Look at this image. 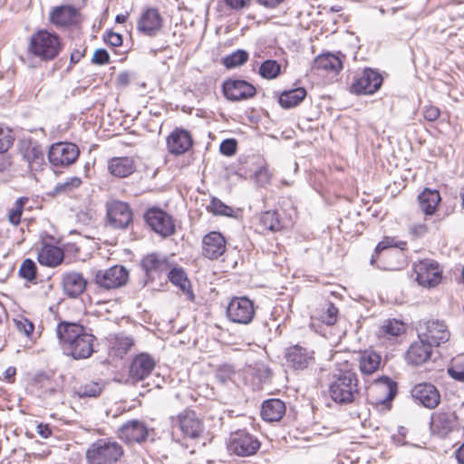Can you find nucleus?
<instances>
[{
	"instance_id": "obj_35",
	"label": "nucleus",
	"mask_w": 464,
	"mask_h": 464,
	"mask_svg": "<svg viewBox=\"0 0 464 464\" xmlns=\"http://www.w3.org/2000/svg\"><path fill=\"white\" fill-rule=\"evenodd\" d=\"M169 281L179 286L181 291L188 295L190 301H194L195 295L190 289V283L187 277L185 271L182 268H172L169 272Z\"/></svg>"
},
{
	"instance_id": "obj_6",
	"label": "nucleus",
	"mask_w": 464,
	"mask_h": 464,
	"mask_svg": "<svg viewBox=\"0 0 464 464\" xmlns=\"http://www.w3.org/2000/svg\"><path fill=\"white\" fill-rule=\"evenodd\" d=\"M254 303L247 297H234L228 304L227 314L228 319L237 324H248L255 316Z\"/></svg>"
},
{
	"instance_id": "obj_30",
	"label": "nucleus",
	"mask_w": 464,
	"mask_h": 464,
	"mask_svg": "<svg viewBox=\"0 0 464 464\" xmlns=\"http://www.w3.org/2000/svg\"><path fill=\"white\" fill-rule=\"evenodd\" d=\"M285 413V405L279 399H270L263 402L262 418L268 422L278 421Z\"/></svg>"
},
{
	"instance_id": "obj_17",
	"label": "nucleus",
	"mask_w": 464,
	"mask_h": 464,
	"mask_svg": "<svg viewBox=\"0 0 464 464\" xmlns=\"http://www.w3.org/2000/svg\"><path fill=\"white\" fill-rule=\"evenodd\" d=\"M227 249V242L223 235L211 231L202 239V255L211 260L220 257Z\"/></svg>"
},
{
	"instance_id": "obj_10",
	"label": "nucleus",
	"mask_w": 464,
	"mask_h": 464,
	"mask_svg": "<svg viewBox=\"0 0 464 464\" xmlns=\"http://www.w3.org/2000/svg\"><path fill=\"white\" fill-rule=\"evenodd\" d=\"M259 448V440L245 431L235 433L228 443V450L241 457L252 456L256 453Z\"/></svg>"
},
{
	"instance_id": "obj_13",
	"label": "nucleus",
	"mask_w": 464,
	"mask_h": 464,
	"mask_svg": "<svg viewBox=\"0 0 464 464\" xmlns=\"http://www.w3.org/2000/svg\"><path fill=\"white\" fill-rule=\"evenodd\" d=\"M147 224L158 234L168 237L174 232V223L169 215L160 208H150L145 213Z\"/></svg>"
},
{
	"instance_id": "obj_43",
	"label": "nucleus",
	"mask_w": 464,
	"mask_h": 464,
	"mask_svg": "<svg viewBox=\"0 0 464 464\" xmlns=\"http://www.w3.org/2000/svg\"><path fill=\"white\" fill-rule=\"evenodd\" d=\"M248 60V53L245 50H237L236 52L223 58V64L228 68H236L243 65Z\"/></svg>"
},
{
	"instance_id": "obj_51",
	"label": "nucleus",
	"mask_w": 464,
	"mask_h": 464,
	"mask_svg": "<svg viewBox=\"0 0 464 464\" xmlns=\"http://www.w3.org/2000/svg\"><path fill=\"white\" fill-rule=\"evenodd\" d=\"M255 177L260 186H266L270 183L272 173L267 167H261L256 171Z\"/></svg>"
},
{
	"instance_id": "obj_54",
	"label": "nucleus",
	"mask_w": 464,
	"mask_h": 464,
	"mask_svg": "<svg viewBox=\"0 0 464 464\" xmlns=\"http://www.w3.org/2000/svg\"><path fill=\"white\" fill-rule=\"evenodd\" d=\"M219 150L223 155L232 156L237 150V142L233 139H227L221 142Z\"/></svg>"
},
{
	"instance_id": "obj_27",
	"label": "nucleus",
	"mask_w": 464,
	"mask_h": 464,
	"mask_svg": "<svg viewBox=\"0 0 464 464\" xmlns=\"http://www.w3.org/2000/svg\"><path fill=\"white\" fill-rule=\"evenodd\" d=\"M78 15V10L72 5H60L51 12L50 21L56 26L65 27L75 24Z\"/></svg>"
},
{
	"instance_id": "obj_2",
	"label": "nucleus",
	"mask_w": 464,
	"mask_h": 464,
	"mask_svg": "<svg viewBox=\"0 0 464 464\" xmlns=\"http://www.w3.org/2000/svg\"><path fill=\"white\" fill-rule=\"evenodd\" d=\"M332 400L339 404H348L355 401L360 393L356 372L346 363L333 375L328 387Z\"/></svg>"
},
{
	"instance_id": "obj_48",
	"label": "nucleus",
	"mask_w": 464,
	"mask_h": 464,
	"mask_svg": "<svg viewBox=\"0 0 464 464\" xmlns=\"http://www.w3.org/2000/svg\"><path fill=\"white\" fill-rule=\"evenodd\" d=\"M448 372L453 379L464 382V356L455 359Z\"/></svg>"
},
{
	"instance_id": "obj_38",
	"label": "nucleus",
	"mask_w": 464,
	"mask_h": 464,
	"mask_svg": "<svg viewBox=\"0 0 464 464\" xmlns=\"http://www.w3.org/2000/svg\"><path fill=\"white\" fill-rule=\"evenodd\" d=\"M405 331L404 324L401 321L396 319H388L383 322L379 329V335L387 339L399 336Z\"/></svg>"
},
{
	"instance_id": "obj_36",
	"label": "nucleus",
	"mask_w": 464,
	"mask_h": 464,
	"mask_svg": "<svg viewBox=\"0 0 464 464\" xmlns=\"http://www.w3.org/2000/svg\"><path fill=\"white\" fill-rule=\"evenodd\" d=\"M314 67L326 72H338L343 67V63L337 55L324 53L314 59Z\"/></svg>"
},
{
	"instance_id": "obj_34",
	"label": "nucleus",
	"mask_w": 464,
	"mask_h": 464,
	"mask_svg": "<svg viewBox=\"0 0 464 464\" xmlns=\"http://www.w3.org/2000/svg\"><path fill=\"white\" fill-rule=\"evenodd\" d=\"M63 250L55 246H44L38 252V261L47 266H56L63 260Z\"/></svg>"
},
{
	"instance_id": "obj_49",
	"label": "nucleus",
	"mask_w": 464,
	"mask_h": 464,
	"mask_svg": "<svg viewBox=\"0 0 464 464\" xmlns=\"http://www.w3.org/2000/svg\"><path fill=\"white\" fill-rule=\"evenodd\" d=\"M13 141L12 130L7 127H0V153L6 151Z\"/></svg>"
},
{
	"instance_id": "obj_14",
	"label": "nucleus",
	"mask_w": 464,
	"mask_h": 464,
	"mask_svg": "<svg viewBox=\"0 0 464 464\" xmlns=\"http://www.w3.org/2000/svg\"><path fill=\"white\" fill-rule=\"evenodd\" d=\"M20 153L31 171H39L44 165V155L41 146L31 140L20 142Z\"/></svg>"
},
{
	"instance_id": "obj_57",
	"label": "nucleus",
	"mask_w": 464,
	"mask_h": 464,
	"mask_svg": "<svg viewBox=\"0 0 464 464\" xmlns=\"http://www.w3.org/2000/svg\"><path fill=\"white\" fill-rule=\"evenodd\" d=\"M410 231L417 237H423L428 232V226L424 223L414 224L411 227Z\"/></svg>"
},
{
	"instance_id": "obj_50",
	"label": "nucleus",
	"mask_w": 464,
	"mask_h": 464,
	"mask_svg": "<svg viewBox=\"0 0 464 464\" xmlns=\"http://www.w3.org/2000/svg\"><path fill=\"white\" fill-rule=\"evenodd\" d=\"M16 329L23 333L25 336L31 337L34 333V326L31 321L25 317H20L14 320Z\"/></svg>"
},
{
	"instance_id": "obj_26",
	"label": "nucleus",
	"mask_w": 464,
	"mask_h": 464,
	"mask_svg": "<svg viewBox=\"0 0 464 464\" xmlns=\"http://www.w3.org/2000/svg\"><path fill=\"white\" fill-rule=\"evenodd\" d=\"M87 282L82 274L78 272H68L63 275L62 285L63 292L71 297H77L86 288Z\"/></svg>"
},
{
	"instance_id": "obj_1",
	"label": "nucleus",
	"mask_w": 464,
	"mask_h": 464,
	"mask_svg": "<svg viewBox=\"0 0 464 464\" xmlns=\"http://www.w3.org/2000/svg\"><path fill=\"white\" fill-rule=\"evenodd\" d=\"M59 343L66 355L73 359H86L93 353L95 337L84 327L74 323L63 322L57 325Z\"/></svg>"
},
{
	"instance_id": "obj_4",
	"label": "nucleus",
	"mask_w": 464,
	"mask_h": 464,
	"mask_svg": "<svg viewBox=\"0 0 464 464\" xmlns=\"http://www.w3.org/2000/svg\"><path fill=\"white\" fill-rule=\"evenodd\" d=\"M29 52L43 60L54 59L61 50L59 36L47 30H39L31 36Z\"/></svg>"
},
{
	"instance_id": "obj_7",
	"label": "nucleus",
	"mask_w": 464,
	"mask_h": 464,
	"mask_svg": "<svg viewBox=\"0 0 464 464\" xmlns=\"http://www.w3.org/2000/svg\"><path fill=\"white\" fill-rule=\"evenodd\" d=\"M416 281L423 287H435L442 278V270L440 265L430 259H424L414 265Z\"/></svg>"
},
{
	"instance_id": "obj_61",
	"label": "nucleus",
	"mask_w": 464,
	"mask_h": 464,
	"mask_svg": "<svg viewBox=\"0 0 464 464\" xmlns=\"http://www.w3.org/2000/svg\"><path fill=\"white\" fill-rule=\"evenodd\" d=\"M22 215V210L15 208L9 215V219L13 224H18L20 222V218Z\"/></svg>"
},
{
	"instance_id": "obj_45",
	"label": "nucleus",
	"mask_w": 464,
	"mask_h": 464,
	"mask_svg": "<svg viewBox=\"0 0 464 464\" xmlns=\"http://www.w3.org/2000/svg\"><path fill=\"white\" fill-rule=\"evenodd\" d=\"M208 210L216 216L233 217L235 213L231 207L224 204L220 199L216 198H212L210 201V204L208 206Z\"/></svg>"
},
{
	"instance_id": "obj_62",
	"label": "nucleus",
	"mask_w": 464,
	"mask_h": 464,
	"mask_svg": "<svg viewBox=\"0 0 464 464\" xmlns=\"http://www.w3.org/2000/svg\"><path fill=\"white\" fill-rule=\"evenodd\" d=\"M257 1L260 5H262L264 6L273 8V7H276V5H278L284 0H257Z\"/></svg>"
},
{
	"instance_id": "obj_19",
	"label": "nucleus",
	"mask_w": 464,
	"mask_h": 464,
	"mask_svg": "<svg viewBox=\"0 0 464 464\" xmlns=\"http://www.w3.org/2000/svg\"><path fill=\"white\" fill-rule=\"evenodd\" d=\"M370 392L377 404L390 402L397 392V386L389 377L377 379L370 388Z\"/></svg>"
},
{
	"instance_id": "obj_59",
	"label": "nucleus",
	"mask_w": 464,
	"mask_h": 464,
	"mask_svg": "<svg viewBox=\"0 0 464 464\" xmlns=\"http://www.w3.org/2000/svg\"><path fill=\"white\" fill-rule=\"evenodd\" d=\"M36 431L44 439H47L52 435L50 426L44 423H39L36 427Z\"/></svg>"
},
{
	"instance_id": "obj_20",
	"label": "nucleus",
	"mask_w": 464,
	"mask_h": 464,
	"mask_svg": "<svg viewBox=\"0 0 464 464\" xmlns=\"http://www.w3.org/2000/svg\"><path fill=\"white\" fill-rule=\"evenodd\" d=\"M109 223L115 228L126 227L132 218L129 206L121 201H112L107 208Z\"/></svg>"
},
{
	"instance_id": "obj_52",
	"label": "nucleus",
	"mask_w": 464,
	"mask_h": 464,
	"mask_svg": "<svg viewBox=\"0 0 464 464\" xmlns=\"http://www.w3.org/2000/svg\"><path fill=\"white\" fill-rule=\"evenodd\" d=\"M235 373L234 369L230 365H224L217 371L216 376L222 383H226L233 379Z\"/></svg>"
},
{
	"instance_id": "obj_32",
	"label": "nucleus",
	"mask_w": 464,
	"mask_h": 464,
	"mask_svg": "<svg viewBox=\"0 0 464 464\" xmlns=\"http://www.w3.org/2000/svg\"><path fill=\"white\" fill-rule=\"evenodd\" d=\"M382 357L372 350H365L360 353L359 368L363 375H371L375 372L381 365Z\"/></svg>"
},
{
	"instance_id": "obj_42",
	"label": "nucleus",
	"mask_w": 464,
	"mask_h": 464,
	"mask_svg": "<svg viewBox=\"0 0 464 464\" xmlns=\"http://www.w3.org/2000/svg\"><path fill=\"white\" fill-rule=\"evenodd\" d=\"M281 72L280 64L275 60H266L259 67V74L264 79L272 80Z\"/></svg>"
},
{
	"instance_id": "obj_44",
	"label": "nucleus",
	"mask_w": 464,
	"mask_h": 464,
	"mask_svg": "<svg viewBox=\"0 0 464 464\" xmlns=\"http://www.w3.org/2000/svg\"><path fill=\"white\" fill-rule=\"evenodd\" d=\"M337 314V308L332 303H328L315 316L322 323L327 325H333L336 323Z\"/></svg>"
},
{
	"instance_id": "obj_16",
	"label": "nucleus",
	"mask_w": 464,
	"mask_h": 464,
	"mask_svg": "<svg viewBox=\"0 0 464 464\" xmlns=\"http://www.w3.org/2000/svg\"><path fill=\"white\" fill-rule=\"evenodd\" d=\"M256 88L244 80H227L223 83V93L227 100L241 101L253 97L256 94Z\"/></svg>"
},
{
	"instance_id": "obj_39",
	"label": "nucleus",
	"mask_w": 464,
	"mask_h": 464,
	"mask_svg": "<svg viewBox=\"0 0 464 464\" xmlns=\"http://www.w3.org/2000/svg\"><path fill=\"white\" fill-rule=\"evenodd\" d=\"M260 223L266 228L272 232H277L285 227V224L279 218V214L275 210L263 212L260 216Z\"/></svg>"
},
{
	"instance_id": "obj_55",
	"label": "nucleus",
	"mask_w": 464,
	"mask_h": 464,
	"mask_svg": "<svg viewBox=\"0 0 464 464\" xmlns=\"http://www.w3.org/2000/svg\"><path fill=\"white\" fill-rule=\"evenodd\" d=\"M110 62V55L104 49H98L92 56V63L100 65L107 64Z\"/></svg>"
},
{
	"instance_id": "obj_40",
	"label": "nucleus",
	"mask_w": 464,
	"mask_h": 464,
	"mask_svg": "<svg viewBox=\"0 0 464 464\" xmlns=\"http://www.w3.org/2000/svg\"><path fill=\"white\" fill-rule=\"evenodd\" d=\"M134 341L130 336L122 334L116 335L111 342V350L117 356H123L133 346Z\"/></svg>"
},
{
	"instance_id": "obj_46",
	"label": "nucleus",
	"mask_w": 464,
	"mask_h": 464,
	"mask_svg": "<svg viewBox=\"0 0 464 464\" xmlns=\"http://www.w3.org/2000/svg\"><path fill=\"white\" fill-rule=\"evenodd\" d=\"M18 274L22 278L27 281L34 280L36 276L35 263L30 258L24 259L20 266Z\"/></svg>"
},
{
	"instance_id": "obj_58",
	"label": "nucleus",
	"mask_w": 464,
	"mask_h": 464,
	"mask_svg": "<svg viewBox=\"0 0 464 464\" xmlns=\"http://www.w3.org/2000/svg\"><path fill=\"white\" fill-rule=\"evenodd\" d=\"M250 0H225L226 4L235 10H239L246 7Z\"/></svg>"
},
{
	"instance_id": "obj_5",
	"label": "nucleus",
	"mask_w": 464,
	"mask_h": 464,
	"mask_svg": "<svg viewBox=\"0 0 464 464\" xmlns=\"http://www.w3.org/2000/svg\"><path fill=\"white\" fill-rule=\"evenodd\" d=\"M450 337L448 326L440 320H428L418 327V339L430 343L433 348L448 342Z\"/></svg>"
},
{
	"instance_id": "obj_9",
	"label": "nucleus",
	"mask_w": 464,
	"mask_h": 464,
	"mask_svg": "<svg viewBox=\"0 0 464 464\" xmlns=\"http://www.w3.org/2000/svg\"><path fill=\"white\" fill-rule=\"evenodd\" d=\"M78 147L72 142H57L51 146L48 159L53 166H69L79 157Z\"/></svg>"
},
{
	"instance_id": "obj_60",
	"label": "nucleus",
	"mask_w": 464,
	"mask_h": 464,
	"mask_svg": "<svg viewBox=\"0 0 464 464\" xmlns=\"http://www.w3.org/2000/svg\"><path fill=\"white\" fill-rule=\"evenodd\" d=\"M393 246V239L386 237L382 241L379 242V244L375 247V251L377 253H380L381 251H382L390 246Z\"/></svg>"
},
{
	"instance_id": "obj_24",
	"label": "nucleus",
	"mask_w": 464,
	"mask_h": 464,
	"mask_svg": "<svg viewBox=\"0 0 464 464\" xmlns=\"http://www.w3.org/2000/svg\"><path fill=\"white\" fill-rule=\"evenodd\" d=\"M285 358L288 363L295 370H304L314 363V352L300 345L287 349Z\"/></svg>"
},
{
	"instance_id": "obj_15",
	"label": "nucleus",
	"mask_w": 464,
	"mask_h": 464,
	"mask_svg": "<svg viewBox=\"0 0 464 464\" xmlns=\"http://www.w3.org/2000/svg\"><path fill=\"white\" fill-rule=\"evenodd\" d=\"M382 83V75L372 69H365L352 85V90L357 94H372Z\"/></svg>"
},
{
	"instance_id": "obj_21",
	"label": "nucleus",
	"mask_w": 464,
	"mask_h": 464,
	"mask_svg": "<svg viewBox=\"0 0 464 464\" xmlns=\"http://www.w3.org/2000/svg\"><path fill=\"white\" fill-rule=\"evenodd\" d=\"M411 395L429 409L436 408L440 401L439 391L431 383L422 382L415 385L411 390Z\"/></svg>"
},
{
	"instance_id": "obj_12",
	"label": "nucleus",
	"mask_w": 464,
	"mask_h": 464,
	"mask_svg": "<svg viewBox=\"0 0 464 464\" xmlns=\"http://www.w3.org/2000/svg\"><path fill=\"white\" fill-rule=\"evenodd\" d=\"M156 366L155 359L147 353L137 354L129 366V380L132 383L145 380Z\"/></svg>"
},
{
	"instance_id": "obj_8",
	"label": "nucleus",
	"mask_w": 464,
	"mask_h": 464,
	"mask_svg": "<svg viewBox=\"0 0 464 464\" xmlns=\"http://www.w3.org/2000/svg\"><path fill=\"white\" fill-rule=\"evenodd\" d=\"M128 271L122 266L98 270L94 276L95 284L104 289H115L124 285L128 281Z\"/></svg>"
},
{
	"instance_id": "obj_11",
	"label": "nucleus",
	"mask_w": 464,
	"mask_h": 464,
	"mask_svg": "<svg viewBox=\"0 0 464 464\" xmlns=\"http://www.w3.org/2000/svg\"><path fill=\"white\" fill-rule=\"evenodd\" d=\"M172 429H179L181 432L191 439L198 438L203 430L201 420L192 411H185L176 417H171Z\"/></svg>"
},
{
	"instance_id": "obj_53",
	"label": "nucleus",
	"mask_w": 464,
	"mask_h": 464,
	"mask_svg": "<svg viewBox=\"0 0 464 464\" xmlns=\"http://www.w3.org/2000/svg\"><path fill=\"white\" fill-rule=\"evenodd\" d=\"M422 114L425 120L429 121H434L440 117V111L438 107L428 104L423 106Z\"/></svg>"
},
{
	"instance_id": "obj_22",
	"label": "nucleus",
	"mask_w": 464,
	"mask_h": 464,
	"mask_svg": "<svg viewBox=\"0 0 464 464\" xmlns=\"http://www.w3.org/2000/svg\"><path fill=\"white\" fill-rule=\"evenodd\" d=\"M118 436L128 443L140 442L147 438L148 429L143 422L132 420L127 421L119 429Z\"/></svg>"
},
{
	"instance_id": "obj_3",
	"label": "nucleus",
	"mask_w": 464,
	"mask_h": 464,
	"mask_svg": "<svg viewBox=\"0 0 464 464\" xmlns=\"http://www.w3.org/2000/svg\"><path fill=\"white\" fill-rule=\"evenodd\" d=\"M123 454V448L117 441L100 439L87 449L86 459L90 464H118Z\"/></svg>"
},
{
	"instance_id": "obj_31",
	"label": "nucleus",
	"mask_w": 464,
	"mask_h": 464,
	"mask_svg": "<svg viewBox=\"0 0 464 464\" xmlns=\"http://www.w3.org/2000/svg\"><path fill=\"white\" fill-rule=\"evenodd\" d=\"M108 169L113 176L125 178L135 171L136 166L133 159L130 157H118L109 161Z\"/></svg>"
},
{
	"instance_id": "obj_64",
	"label": "nucleus",
	"mask_w": 464,
	"mask_h": 464,
	"mask_svg": "<svg viewBox=\"0 0 464 464\" xmlns=\"http://www.w3.org/2000/svg\"><path fill=\"white\" fill-rule=\"evenodd\" d=\"M456 459L459 464H464V444H462L455 452Z\"/></svg>"
},
{
	"instance_id": "obj_63",
	"label": "nucleus",
	"mask_w": 464,
	"mask_h": 464,
	"mask_svg": "<svg viewBox=\"0 0 464 464\" xmlns=\"http://www.w3.org/2000/svg\"><path fill=\"white\" fill-rule=\"evenodd\" d=\"M15 373L16 369L14 367L10 366L5 371L4 375L6 380L12 382Z\"/></svg>"
},
{
	"instance_id": "obj_41",
	"label": "nucleus",
	"mask_w": 464,
	"mask_h": 464,
	"mask_svg": "<svg viewBox=\"0 0 464 464\" xmlns=\"http://www.w3.org/2000/svg\"><path fill=\"white\" fill-rule=\"evenodd\" d=\"M82 184L81 178L73 176L65 179L63 181L58 182L54 188V194H71L79 188Z\"/></svg>"
},
{
	"instance_id": "obj_29",
	"label": "nucleus",
	"mask_w": 464,
	"mask_h": 464,
	"mask_svg": "<svg viewBox=\"0 0 464 464\" xmlns=\"http://www.w3.org/2000/svg\"><path fill=\"white\" fill-rule=\"evenodd\" d=\"M141 266L148 276L154 277L155 275L168 272L170 265L165 256L151 253L143 257Z\"/></svg>"
},
{
	"instance_id": "obj_25",
	"label": "nucleus",
	"mask_w": 464,
	"mask_h": 464,
	"mask_svg": "<svg viewBox=\"0 0 464 464\" xmlns=\"http://www.w3.org/2000/svg\"><path fill=\"white\" fill-rule=\"evenodd\" d=\"M433 347L430 343L419 339L414 342L406 353V360L413 365H420L430 359Z\"/></svg>"
},
{
	"instance_id": "obj_23",
	"label": "nucleus",
	"mask_w": 464,
	"mask_h": 464,
	"mask_svg": "<svg viewBox=\"0 0 464 464\" xmlns=\"http://www.w3.org/2000/svg\"><path fill=\"white\" fill-rule=\"evenodd\" d=\"M138 30L147 35H156L162 27V18L157 9L149 8L140 16L137 24Z\"/></svg>"
},
{
	"instance_id": "obj_56",
	"label": "nucleus",
	"mask_w": 464,
	"mask_h": 464,
	"mask_svg": "<svg viewBox=\"0 0 464 464\" xmlns=\"http://www.w3.org/2000/svg\"><path fill=\"white\" fill-rule=\"evenodd\" d=\"M104 40L114 47H118L122 44V36L118 33L108 32L104 37Z\"/></svg>"
},
{
	"instance_id": "obj_18",
	"label": "nucleus",
	"mask_w": 464,
	"mask_h": 464,
	"mask_svg": "<svg viewBox=\"0 0 464 464\" xmlns=\"http://www.w3.org/2000/svg\"><path fill=\"white\" fill-rule=\"evenodd\" d=\"M457 426V415L454 411H440L431 415L430 430L438 436L444 437Z\"/></svg>"
},
{
	"instance_id": "obj_33",
	"label": "nucleus",
	"mask_w": 464,
	"mask_h": 464,
	"mask_svg": "<svg viewBox=\"0 0 464 464\" xmlns=\"http://www.w3.org/2000/svg\"><path fill=\"white\" fill-rule=\"evenodd\" d=\"M421 211L425 215H433L441 200L440 192L436 189L425 188L418 197Z\"/></svg>"
},
{
	"instance_id": "obj_37",
	"label": "nucleus",
	"mask_w": 464,
	"mask_h": 464,
	"mask_svg": "<svg viewBox=\"0 0 464 464\" xmlns=\"http://www.w3.org/2000/svg\"><path fill=\"white\" fill-rule=\"evenodd\" d=\"M305 96V89L299 87L283 92L279 96L278 102L283 108L289 109L297 106Z\"/></svg>"
},
{
	"instance_id": "obj_47",
	"label": "nucleus",
	"mask_w": 464,
	"mask_h": 464,
	"mask_svg": "<svg viewBox=\"0 0 464 464\" xmlns=\"http://www.w3.org/2000/svg\"><path fill=\"white\" fill-rule=\"evenodd\" d=\"M102 390V386L101 383L96 382H91L84 385L80 386L76 393L80 397H96L98 396Z\"/></svg>"
},
{
	"instance_id": "obj_28",
	"label": "nucleus",
	"mask_w": 464,
	"mask_h": 464,
	"mask_svg": "<svg viewBox=\"0 0 464 464\" xmlns=\"http://www.w3.org/2000/svg\"><path fill=\"white\" fill-rule=\"evenodd\" d=\"M169 151L180 155L185 153L192 146V139L188 131L175 130L167 139Z\"/></svg>"
}]
</instances>
